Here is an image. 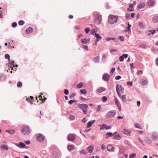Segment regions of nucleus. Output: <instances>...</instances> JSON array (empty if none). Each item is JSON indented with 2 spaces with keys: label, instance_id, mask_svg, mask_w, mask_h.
<instances>
[{
  "label": "nucleus",
  "instance_id": "obj_2",
  "mask_svg": "<svg viewBox=\"0 0 158 158\" xmlns=\"http://www.w3.org/2000/svg\"><path fill=\"white\" fill-rule=\"evenodd\" d=\"M78 106L84 114H86L88 111L87 109L89 108L88 105L87 104L82 103L79 104Z\"/></svg>",
  "mask_w": 158,
  "mask_h": 158
},
{
  "label": "nucleus",
  "instance_id": "obj_58",
  "mask_svg": "<svg viewBox=\"0 0 158 158\" xmlns=\"http://www.w3.org/2000/svg\"><path fill=\"white\" fill-rule=\"evenodd\" d=\"M130 67H131V69H134V68H135V67H134V65L133 63H131V64H130Z\"/></svg>",
  "mask_w": 158,
  "mask_h": 158
},
{
  "label": "nucleus",
  "instance_id": "obj_26",
  "mask_svg": "<svg viewBox=\"0 0 158 158\" xmlns=\"http://www.w3.org/2000/svg\"><path fill=\"white\" fill-rule=\"evenodd\" d=\"M33 31L32 28L31 27H29L26 30V31L27 34H29L31 33Z\"/></svg>",
  "mask_w": 158,
  "mask_h": 158
},
{
  "label": "nucleus",
  "instance_id": "obj_30",
  "mask_svg": "<svg viewBox=\"0 0 158 158\" xmlns=\"http://www.w3.org/2000/svg\"><path fill=\"white\" fill-rule=\"evenodd\" d=\"M114 135V134H113L111 132H107L106 134V138H107L109 137L112 136Z\"/></svg>",
  "mask_w": 158,
  "mask_h": 158
},
{
  "label": "nucleus",
  "instance_id": "obj_19",
  "mask_svg": "<svg viewBox=\"0 0 158 158\" xmlns=\"http://www.w3.org/2000/svg\"><path fill=\"white\" fill-rule=\"evenodd\" d=\"M67 148L69 151L74 149L75 147L74 145H69L67 146Z\"/></svg>",
  "mask_w": 158,
  "mask_h": 158
},
{
  "label": "nucleus",
  "instance_id": "obj_24",
  "mask_svg": "<svg viewBox=\"0 0 158 158\" xmlns=\"http://www.w3.org/2000/svg\"><path fill=\"white\" fill-rule=\"evenodd\" d=\"M152 20L154 23L158 22V16H154Z\"/></svg>",
  "mask_w": 158,
  "mask_h": 158
},
{
  "label": "nucleus",
  "instance_id": "obj_32",
  "mask_svg": "<svg viewBox=\"0 0 158 158\" xmlns=\"http://www.w3.org/2000/svg\"><path fill=\"white\" fill-rule=\"evenodd\" d=\"M152 138L153 140L157 139L158 138V136L156 133L153 134Z\"/></svg>",
  "mask_w": 158,
  "mask_h": 158
},
{
  "label": "nucleus",
  "instance_id": "obj_48",
  "mask_svg": "<svg viewBox=\"0 0 158 158\" xmlns=\"http://www.w3.org/2000/svg\"><path fill=\"white\" fill-rule=\"evenodd\" d=\"M90 30V29L89 27H87L85 29V31L86 33H88Z\"/></svg>",
  "mask_w": 158,
  "mask_h": 158
},
{
  "label": "nucleus",
  "instance_id": "obj_21",
  "mask_svg": "<svg viewBox=\"0 0 158 158\" xmlns=\"http://www.w3.org/2000/svg\"><path fill=\"white\" fill-rule=\"evenodd\" d=\"M95 122V121L94 120H93L91 121H90L89 123H88L87 124V127L88 128L90 127H91L93 125V124Z\"/></svg>",
  "mask_w": 158,
  "mask_h": 158
},
{
  "label": "nucleus",
  "instance_id": "obj_4",
  "mask_svg": "<svg viewBox=\"0 0 158 158\" xmlns=\"http://www.w3.org/2000/svg\"><path fill=\"white\" fill-rule=\"evenodd\" d=\"M22 133L24 134L28 135L31 133V130L28 126H24L21 128Z\"/></svg>",
  "mask_w": 158,
  "mask_h": 158
},
{
  "label": "nucleus",
  "instance_id": "obj_61",
  "mask_svg": "<svg viewBox=\"0 0 158 158\" xmlns=\"http://www.w3.org/2000/svg\"><path fill=\"white\" fill-rule=\"evenodd\" d=\"M101 108V106L100 105H98L97 108V111H99L100 110V109Z\"/></svg>",
  "mask_w": 158,
  "mask_h": 158
},
{
  "label": "nucleus",
  "instance_id": "obj_59",
  "mask_svg": "<svg viewBox=\"0 0 158 158\" xmlns=\"http://www.w3.org/2000/svg\"><path fill=\"white\" fill-rule=\"evenodd\" d=\"M143 73V71L141 70L138 71L137 72V73L138 75L142 74Z\"/></svg>",
  "mask_w": 158,
  "mask_h": 158
},
{
  "label": "nucleus",
  "instance_id": "obj_22",
  "mask_svg": "<svg viewBox=\"0 0 158 158\" xmlns=\"http://www.w3.org/2000/svg\"><path fill=\"white\" fill-rule=\"evenodd\" d=\"M145 4L144 3H141L140 4H139L138 6V8L139 9H141L144 7L145 6Z\"/></svg>",
  "mask_w": 158,
  "mask_h": 158
},
{
  "label": "nucleus",
  "instance_id": "obj_6",
  "mask_svg": "<svg viewBox=\"0 0 158 158\" xmlns=\"http://www.w3.org/2000/svg\"><path fill=\"white\" fill-rule=\"evenodd\" d=\"M36 139L37 141L41 142L44 140L45 137L42 134H38L36 135Z\"/></svg>",
  "mask_w": 158,
  "mask_h": 158
},
{
  "label": "nucleus",
  "instance_id": "obj_11",
  "mask_svg": "<svg viewBox=\"0 0 158 158\" xmlns=\"http://www.w3.org/2000/svg\"><path fill=\"white\" fill-rule=\"evenodd\" d=\"M110 78V75L107 73H105L104 74L103 76V79L106 81H108L109 80Z\"/></svg>",
  "mask_w": 158,
  "mask_h": 158
},
{
  "label": "nucleus",
  "instance_id": "obj_56",
  "mask_svg": "<svg viewBox=\"0 0 158 158\" xmlns=\"http://www.w3.org/2000/svg\"><path fill=\"white\" fill-rule=\"evenodd\" d=\"M124 60V58H123V56L122 55L120 57H119V60L120 61H123Z\"/></svg>",
  "mask_w": 158,
  "mask_h": 158
},
{
  "label": "nucleus",
  "instance_id": "obj_49",
  "mask_svg": "<svg viewBox=\"0 0 158 158\" xmlns=\"http://www.w3.org/2000/svg\"><path fill=\"white\" fill-rule=\"evenodd\" d=\"M10 56L8 54H5V57L6 59H8L9 60Z\"/></svg>",
  "mask_w": 158,
  "mask_h": 158
},
{
  "label": "nucleus",
  "instance_id": "obj_37",
  "mask_svg": "<svg viewBox=\"0 0 158 158\" xmlns=\"http://www.w3.org/2000/svg\"><path fill=\"white\" fill-rule=\"evenodd\" d=\"M80 92L82 94H85L87 93L86 90L85 89H83L80 90Z\"/></svg>",
  "mask_w": 158,
  "mask_h": 158
},
{
  "label": "nucleus",
  "instance_id": "obj_8",
  "mask_svg": "<svg viewBox=\"0 0 158 158\" xmlns=\"http://www.w3.org/2000/svg\"><path fill=\"white\" fill-rule=\"evenodd\" d=\"M76 138V135L74 134H69L67 137L68 140L70 141H73Z\"/></svg>",
  "mask_w": 158,
  "mask_h": 158
},
{
  "label": "nucleus",
  "instance_id": "obj_13",
  "mask_svg": "<svg viewBox=\"0 0 158 158\" xmlns=\"http://www.w3.org/2000/svg\"><path fill=\"white\" fill-rule=\"evenodd\" d=\"M123 133L126 135H130V134L131 133V132L128 129H124L123 130Z\"/></svg>",
  "mask_w": 158,
  "mask_h": 158
},
{
  "label": "nucleus",
  "instance_id": "obj_60",
  "mask_svg": "<svg viewBox=\"0 0 158 158\" xmlns=\"http://www.w3.org/2000/svg\"><path fill=\"white\" fill-rule=\"evenodd\" d=\"M115 70V68H113L112 69L110 73L111 74H112V75L113 74V73L114 72V71Z\"/></svg>",
  "mask_w": 158,
  "mask_h": 158
},
{
  "label": "nucleus",
  "instance_id": "obj_57",
  "mask_svg": "<svg viewBox=\"0 0 158 158\" xmlns=\"http://www.w3.org/2000/svg\"><path fill=\"white\" fill-rule=\"evenodd\" d=\"M117 50L115 49H111L110 50V52H117Z\"/></svg>",
  "mask_w": 158,
  "mask_h": 158
},
{
  "label": "nucleus",
  "instance_id": "obj_1",
  "mask_svg": "<svg viewBox=\"0 0 158 158\" xmlns=\"http://www.w3.org/2000/svg\"><path fill=\"white\" fill-rule=\"evenodd\" d=\"M94 18L95 22L97 24H100L102 21V16L97 13H95L94 14Z\"/></svg>",
  "mask_w": 158,
  "mask_h": 158
},
{
  "label": "nucleus",
  "instance_id": "obj_9",
  "mask_svg": "<svg viewBox=\"0 0 158 158\" xmlns=\"http://www.w3.org/2000/svg\"><path fill=\"white\" fill-rule=\"evenodd\" d=\"M26 100L31 104H32L34 102V97L32 96H31L30 97L27 98Z\"/></svg>",
  "mask_w": 158,
  "mask_h": 158
},
{
  "label": "nucleus",
  "instance_id": "obj_10",
  "mask_svg": "<svg viewBox=\"0 0 158 158\" xmlns=\"http://www.w3.org/2000/svg\"><path fill=\"white\" fill-rule=\"evenodd\" d=\"M111 127L110 126H107V125L105 124H103L102 125V127L100 128V130H102L105 129L106 130L110 129Z\"/></svg>",
  "mask_w": 158,
  "mask_h": 158
},
{
  "label": "nucleus",
  "instance_id": "obj_33",
  "mask_svg": "<svg viewBox=\"0 0 158 158\" xmlns=\"http://www.w3.org/2000/svg\"><path fill=\"white\" fill-rule=\"evenodd\" d=\"M145 141L148 143L151 144L152 143V142L151 140L148 138L146 137L145 139Z\"/></svg>",
  "mask_w": 158,
  "mask_h": 158
},
{
  "label": "nucleus",
  "instance_id": "obj_40",
  "mask_svg": "<svg viewBox=\"0 0 158 158\" xmlns=\"http://www.w3.org/2000/svg\"><path fill=\"white\" fill-rule=\"evenodd\" d=\"M123 101L124 102H126L127 101L126 96L125 95H123L122 97Z\"/></svg>",
  "mask_w": 158,
  "mask_h": 158
},
{
  "label": "nucleus",
  "instance_id": "obj_5",
  "mask_svg": "<svg viewBox=\"0 0 158 158\" xmlns=\"http://www.w3.org/2000/svg\"><path fill=\"white\" fill-rule=\"evenodd\" d=\"M116 114V111L115 110H112L108 111L106 114V117L107 118L114 117Z\"/></svg>",
  "mask_w": 158,
  "mask_h": 158
},
{
  "label": "nucleus",
  "instance_id": "obj_28",
  "mask_svg": "<svg viewBox=\"0 0 158 158\" xmlns=\"http://www.w3.org/2000/svg\"><path fill=\"white\" fill-rule=\"evenodd\" d=\"M19 148H23L25 147V144L22 142H19Z\"/></svg>",
  "mask_w": 158,
  "mask_h": 158
},
{
  "label": "nucleus",
  "instance_id": "obj_39",
  "mask_svg": "<svg viewBox=\"0 0 158 158\" xmlns=\"http://www.w3.org/2000/svg\"><path fill=\"white\" fill-rule=\"evenodd\" d=\"M136 3V2L135 1H134L133 3L129 5V7L130 8H131L133 6L135 5Z\"/></svg>",
  "mask_w": 158,
  "mask_h": 158
},
{
  "label": "nucleus",
  "instance_id": "obj_34",
  "mask_svg": "<svg viewBox=\"0 0 158 158\" xmlns=\"http://www.w3.org/2000/svg\"><path fill=\"white\" fill-rule=\"evenodd\" d=\"M135 126L136 128H137L140 129H142L141 126L138 123H135Z\"/></svg>",
  "mask_w": 158,
  "mask_h": 158
},
{
  "label": "nucleus",
  "instance_id": "obj_47",
  "mask_svg": "<svg viewBox=\"0 0 158 158\" xmlns=\"http://www.w3.org/2000/svg\"><path fill=\"white\" fill-rule=\"evenodd\" d=\"M135 153H133L132 154H131L129 156V157L130 158H132L135 157L136 155Z\"/></svg>",
  "mask_w": 158,
  "mask_h": 158
},
{
  "label": "nucleus",
  "instance_id": "obj_36",
  "mask_svg": "<svg viewBox=\"0 0 158 158\" xmlns=\"http://www.w3.org/2000/svg\"><path fill=\"white\" fill-rule=\"evenodd\" d=\"M94 61L96 63H98L99 61V57L98 56H96L95 57L94 59Z\"/></svg>",
  "mask_w": 158,
  "mask_h": 158
},
{
  "label": "nucleus",
  "instance_id": "obj_45",
  "mask_svg": "<svg viewBox=\"0 0 158 158\" xmlns=\"http://www.w3.org/2000/svg\"><path fill=\"white\" fill-rule=\"evenodd\" d=\"M131 25H130L129 24V23H128V26H127V31H130V28H131Z\"/></svg>",
  "mask_w": 158,
  "mask_h": 158
},
{
  "label": "nucleus",
  "instance_id": "obj_23",
  "mask_svg": "<svg viewBox=\"0 0 158 158\" xmlns=\"http://www.w3.org/2000/svg\"><path fill=\"white\" fill-rule=\"evenodd\" d=\"M106 90V89L103 87H100L97 90V91L99 93H101L102 92L105 91Z\"/></svg>",
  "mask_w": 158,
  "mask_h": 158
},
{
  "label": "nucleus",
  "instance_id": "obj_42",
  "mask_svg": "<svg viewBox=\"0 0 158 158\" xmlns=\"http://www.w3.org/2000/svg\"><path fill=\"white\" fill-rule=\"evenodd\" d=\"M139 26L141 28L143 29L144 28V25L141 23H139Z\"/></svg>",
  "mask_w": 158,
  "mask_h": 158
},
{
  "label": "nucleus",
  "instance_id": "obj_20",
  "mask_svg": "<svg viewBox=\"0 0 158 158\" xmlns=\"http://www.w3.org/2000/svg\"><path fill=\"white\" fill-rule=\"evenodd\" d=\"M94 148V146L92 145H91L88 147L87 150L89 152L92 153L93 152V150Z\"/></svg>",
  "mask_w": 158,
  "mask_h": 158
},
{
  "label": "nucleus",
  "instance_id": "obj_25",
  "mask_svg": "<svg viewBox=\"0 0 158 158\" xmlns=\"http://www.w3.org/2000/svg\"><path fill=\"white\" fill-rule=\"evenodd\" d=\"M156 32V31L155 30H150L148 31V35L149 36L151 34H154Z\"/></svg>",
  "mask_w": 158,
  "mask_h": 158
},
{
  "label": "nucleus",
  "instance_id": "obj_35",
  "mask_svg": "<svg viewBox=\"0 0 158 158\" xmlns=\"http://www.w3.org/2000/svg\"><path fill=\"white\" fill-rule=\"evenodd\" d=\"M6 132H8V133H9L10 134H13L15 133V131L14 130H6Z\"/></svg>",
  "mask_w": 158,
  "mask_h": 158
},
{
  "label": "nucleus",
  "instance_id": "obj_52",
  "mask_svg": "<svg viewBox=\"0 0 158 158\" xmlns=\"http://www.w3.org/2000/svg\"><path fill=\"white\" fill-rule=\"evenodd\" d=\"M69 118L70 120H73L75 119V117L73 115H70L69 116Z\"/></svg>",
  "mask_w": 158,
  "mask_h": 158
},
{
  "label": "nucleus",
  "instance_id": "obj_7",
  "mask_svg": "<svg viewBox=\"0 0 158 158\" xmlns=\"http://www.w3.org/2000/svg\"><path fill=\"white\" fill-rule=\"evenodd\" d=\"M116 90L117 94L118 96L119 95V91L123 92L124 89L121 85H117L116 86Z\"/></svg>",
  "mask_w": 158,
  "mask_h": 158
},
{
  "label": "nucleus",
  "instance_id": "obj_41",
  "mask_svg": "<svg viewBox=\"0 0 158 158\" xmlns=\"http://www.w3.org/2000/svg\"><path fill=\"white\" fill-rule=\"evenodd\" d=\"M83 86V84L82 83H80L77 85V87L78 88H80Z\"/></svg>",
  "mask_w": 158,
  "mask_h": 158
},
{
  "label": "nucleus",
  "instance_id": "obj_43",
  "mask_svg": "<svg viewBox=\"0 0 158 158\" xmlns=\"http://www.w3.org/2000/svg\"><path fill=\"white\" fill-rule=\"evenodd\" d=\"M96 30L95 29H93L90 32V33L91 34L95 35V34H96Z\"/></svg>",
  "mask_w": 158,
  "mask_h": 158
},
{
  "label": "nucleus",
  "instance_id": "obj_31",
  "mask_svg": "<svg viewBox=\"0 0 158 158\" xmlns=\"http://www.w3.org/2000/svg\"><path fill=\"white\" fill-rule=\"evenodd\" d=\"M139 47L141 48L146 49L147 48V46L144 44H142L139 45Z\"/></svg>",
  "mask_w": 158,
  "mask_h": 158
},
{
  "label": "nucleus",
  "instance_id": "obj_53",
  "mask_svg": "<svg viewBox=\"0 0 158 158\" xmlns=\"http://www.w3.org/2000/svg\"><path fill=\"white\" fill-rule=\"evenodd\" d=\"M118 39L121 41H123L124 40V38L122 36H120L118 37Z\"/></svg>",
  "mask_w": 158,
  "mask_h": 158
},
{
  "label": "nucleus",
  "instance_id": "obj_51",
  "mask_svg": "<svg viewBox=\"0 0 158 158\" xmlns=\"http://www.w3.org/2000/svg\"><path fill=\"white\" fill-rule=\"evenodd\" d=\"M127 85L130 86H131L132 85V82L128 81L127 83Z\"/></svg>",
  "mask_w": 158,
  "mask_h": 158
},
{
  "label": "nucleus",
  "instance_id": "obj_12",
  "mask_svg": "<svg viewBox=\"0 0 158 158\" xmlns=\"http://www.w3.org/2000/svg\"><path fill=\"white\" fill-rule=\"evenodd\" d=\"M107 149L109 151L113 152L114 150V148L112 145L109 144L107 147Z\"/></svg>",
  "mask_w": 158,
  "mask_h": 158
},
{
  "label": "nucleus",
  "instance_id": "obj_44",
  "mask_svg": "<svg viewBox=\"0 0 158 158\" xmlns=\"http://www.w3.org/2000/svg\"><path fill=\"white\" fill-rule=\"evenodd\" d=\"M19 24L20 25H22L24 23V22L23 20H20L19 22Z\"/></svg>",
  "mask_w": 158,
  "mask_h": 158
},
{
  "label": "nucleus",
  "instance_id": "obj_54",
  "mask_svg": "<svg viewBox=\"0 0 158 158\" xmlns=\"http://www.w3.org/2000/svg\"><path fill=\"white\" fill-rule=\"evenodd\" d=\"M17 24L16 22L13 23L12 24V26L13 27H15L17 26Z\"/></svg>",
  "mask_w": 158,
  "mask_h": 158
},
{
  "label": "nucleus",
  "instance_id": "obj_27",
  "mask_svg": "<svg viewBox=\"0 0 158 158\" xmlns=\"http://www.w3.org/2000/svg\"><path fill=\"white\" fill-rule=\"evenodd\" d=\"M80 153L83 154L84 155H86L88 153V152L85 149L79 151Z\"/></svg>",
  "mask_w": 158,
  "mask_h": 158
},
{
  "label": "nucleus",
  "instance_id": "obj_16",
  "mask_svg": "<svg viewBox=\"0 0 158 158\" xmlns=\"http://www.w3.org/2000/svg\"><path fill=\"white\" fill-rule=\"evenodd\" d=\"M90 41V39H81V41L83 44H87Z\"/></svg>",
  "mask_w": 158,
  "mask_h": 158
},
{
  "label": "nucleus",
  "instance_id": "obj_55",
  "mask_svg": "<svg viewBox=\"0 0 158 158\" xmlns=\"http://www.w3.org/2000/svg\"><path fill=\"white\" fill-rule=\"evenodd\" d=\"M64 93L66 95H68L69 93L68 90L67 89H65L64 90Z\"/></svg>",
  "mask_w": 158,
  "mask_h": 158
},
{
  "label": "nucleus",
  "instance_id": "obj_29",
  "mask_svg": "<svg viewBox=\"0 0 158 158\" xmlns=\"http://www.w3.org/2000/svg\"><path fill=\"white\" fill-rule=\"evenodd\" d=\"M121 138V137L119 135H115L113 137V139H120Z\"/></svg>",
  "mask_w": 158,
  "mask_h": 158
},
{
  "label": "nucleus",
  "instance_id": "obj_50",
  "mask_svg": "<svg viewBox=\"0 0 158 158\" xmlns=\"http://www.w3.org/2000/svg\"><path fill=\"white\" fill-rule=\"evenodd\" d=\"M102 100L103 102H106L107 101V99L105 96H103L102 98Z\"/></svg>",
  "mask_w": 158,
  "mask_h": 158
},
{
  "label": "nucleus",
  "instance_id": "obj_15",
  "mask_svg": "<svg viewBox=\"0 0 158 158\" xmlns=\"http://www.w3.org/2000/svg\"><path fill=\"white\" fill-rule=\"evenodd\" d=\"M0 148L2 150L5 149L7 150L8 149V146L5 144H3L1 145L0 146Z\"/></svg>",
  "mask_w": 158,
  "mask_h": 158
},
{
  "label": "nucleus",
  "instance_id": "obj_46",
  "mask_svg": "<svg viewBox=\"0 0 158 158\" xmlns=\"http://www.w3.org/2000/svg\"><path fill=\"white\" fill-rule=\"evenodd\" d=\"M22 83L21 82L19 81V82L17 84V86L18 87H21L22 86Z\"/></svg>",
  "mask_w": 158,
  "mask_h": 158
},
{
  "label": "nucleus",
  "instance_id": "obj_63",
  "mask_svg": "<svg viewBox=\"0 0 158 158\" xmlns=\"http://www.w3.org/2000/svg\"><path fill=\"white\" fill-rule=\"evenodd\" d=\"M83 48L85 49H86L87 50H88V47L86 45H84L82 46Z\"/></svg>",
  "mask_w": 158,
  "mask_h": 158
},
{
  "label": "nucleus",
  "instance_id": "obj_62",
  "mask_svg": "<svg viewBox=\"0 0 158 158\" xmlns=\"http://www.w3.org/2000/svg\"><path fill=\"white\" fill-rule=\"evenodd\" d=\"M75 101L73 100H70L68 101V103L69 104H71L72 103H73Z\"/></svg>",
  "mask_w": 158,
  "mask_h": 158
},
{
  "label": "nucleus",
  "instance_id": "obj_3",
  "mask_svg": "<svg viewBox=\"0 0 158 158\" xmlns=\"http://www.w3.org/2000/svg\"><path fill=\"white\" fill-rule=\"evenodd\" d=\"M117 17L114 15H110L109 16L108 22L110 24H113L117 23Z\"/></svg>",
  "mask_w": 158,
  "mask_h": 158
},
{
  "label": "nucleus",
  "instance_id": "obj_17",
  "mask_svg": "<svg viewBox=\"0 0 158 158\" xmlns=\"http://www.w3.org/2000/svg\"><path fill=\"white\" fill-rule=\"evenodd\" d=\"M155 4V1L153 0L149 1L148 3V5L149 6H152Z\"/></svg>",
  "mask_w": 158,
  "mask_h": 158
},
{
  "label": "nucleus",
  "instance_id": "obj_64",
  "mask_svg": "<svg viewBox=\"0 0 158 158\" xmlns=\"http://www.w3.org/2000/svg\"><path fill=\"white\" fill-rule=\"evenodd\" d=\"M130 15L129 14L127 13V14H126V18L127 19H128L130 17Z\"/></svg>",
  "mask_w": 158,
  "mask_h": 158
},
{
  "label": "nucleus",
  "instance_id": "obj_18",
  "mask_svg": "<svg viewBox=\"0 0 158 158\" xmlns=\"http://www.w3.org/2000/svg\"><path fill=\"white\" fill-rule=\"evenodd\" d=\"M140 83L142 85L144 86L147 84V81L146 80L142 79L140 81Z\"/></svg>",
  "mask_w": 158,
  "mask_h": 158
},
{
  "label": "nucleus",
  "instance_id": "obj_38",
  "mask_svg": "<svg viewBox=\"0 0 158 158\" xmlns=\"http://www.w3.org/2000/svg\"><path fill=\"white\" fill-rule=\"evenodd\" d=\"M95 36L97 38V39L101 40L102 38V37L99 35L97 33L95 34Z\"/></svg>",
  "mask_w": 158,
  "mask_h": 158
},
{
  "label": "nucleus",
  "instance_id": "obj_14",
  "mask_svg": "<svg viewBox=\"0 0 158 158\" xmlns=\"http://www.w3.org/2000/svg\"><path fill=\"white\" fill-rule=\"evenodd\" d=\"M115 102L116 104L117 105L119 110H120L121 108V105L119 102V101L118 100L117 98H115Z\"/></svg>",
  "mask_w": 158,
  "mask_h": 158
}]
</instances>
